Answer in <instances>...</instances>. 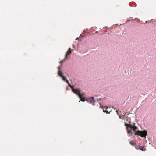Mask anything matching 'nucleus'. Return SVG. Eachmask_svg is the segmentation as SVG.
Wrapping results in <instances>:
<instances>
[{
    "label": "nucleus",
    "mask_w": 156,
    "mask_h": 156,
    "mask_svg": "<svg viewBox=\"0 0 156 156\" xmlns=\"http://www.w3.org/2000/svg\"><path fill=\"white\" fill-rule=\"evenodd\" d=\"M72 91L75 94L78 95V96L80 99V101H85V98L84 96L85 95L84 93L80 94V90L79 89H74V87L73 86L71 88Z\"/></svg>",
    "instance_id": "nucleus-1"
},
{
    "label": "nucleus",
    "mask_w": 156,
    "mask_h": 156,
    "mask_svg": "<svg viewBox=\"0 0 156 156\" xmlns=\"http://www.w3.org/2000/svg\"><path fill=\"white\" fill-rule=\"evenodd\" d=\"M147 133L146 131L143 130L140 131L139 130L136 131L135 134V135H138L140 136L141 137H146L147 135Z\"/></svg>",
    "instance_id": "nucleus-2"
},
{
    "label": "nucleus",
    "mask_w": 156,
    "mask_h": 156,
    "mask_svg": "<svg viewBox=\"0 0 156 156\" xmlns=\"http://www.w3.org/2000/svg\"><path fill=\"white\" fill-rule=\"evenodd\" d=\"M71 52H72V51H71V49L70 48H69V49H68V51H67V52H66V54L65 56V58H67V56L68 55H69L71 53Z\"/></svg>",
    "instance_id": "nucleus-3"
},
{
    "label": "nucleus",
    "mask_w": 156,
    "mask_h": 156,
    "mask_svg": "<svg viewBox=\"0 0 156 156\" xmlns=\"http://www.w3.org/2000/svg\"><path fill=\"white\" fill-rule=\"evenodd\" d=\"M125 125L126 127V128L127 129H128L129 128L132 129L133 126H132L131 125L127 124L126 123H125Z\"/></svg>",
    "instance_id": "nucleus-4"
},
{
    "label": "nucleus",
    "mask_w": 156,
    "mask_h": 156,
    "mask_svg": "<svg viewBox=\"0 0 156 156\" xmlns=\"http://www.w3.org/2000/svg\"><path fill=\"white\" fill-rule=\"evenodd\" d=\"M104 108L105 109V110L103 109V111L104 112H106L107 114L110 113V112H109L108 110H107V109H108V107H105Z\"/></svg>",
    "instance_id": "nucleus-5"
},
{
    "label": "nucleus",
    "mask_w": 156,
    "mask_h": 156,
    "mask_svg": "<svg viewBox=\"0 0 156 156\" xmlns=\"http://www.w3.org/2000/svg\"><path fill=\"white\" fill-rule=\"evenodd\" d=\"M58 74L61 77L63 76L62 73L61 71H58Z\"/></svg>",
    "instance_id": "nucleus-6"
},
{
    "label": "nucleus",
    "mask_w": 156,
    "mask_h": 156,
    "mask_svg": "<svg viewBox=\"0 0 156 156\" xmlns=\"http://www.w3.org/2000/svg\"><path fill=\"white\" fill-rule=\"evenodd\" d=\"M66 82L67 83V84H68V85L69 87H70L71 88H72V87L73 86H72L71 85V84H70L68 80H66Z\"/></svg>",
    "instance_id": "nucleus-7"
},
{
    "label": "nucleus",
    "mask_w": 156,
    "mask_h": 156,
    "mask_svg": "<svg viewBox=\"0 0 156 156\" xmlns=\"http://www.w3.org/2000/svg\"><path fill=\"white\" fill-rule=\"evenodd\" d=\"M132 129L134 130L135 131L137 129V127L136 126H133Z\"/></svg>",
    "instance_id": "nucleus-8"
},
{
    "label": "nucleus",
    "mask_w": 156,
    "mask_h": 156,
    "mask_svg": "<svg viewBox=\"0 0 156 156\" xmlns=\"http://www.w3.org/2000/svg\"><path fill=\"white\" fill-rule=\"evenodd\" d=\"M127 132L128 133V134H131L132 133V130L131 129H129V130L128 129H127Z\"/></svg>",
    "instance_id": "nucleus-9"
},
{
    "label": "nucleus",
    "mask_w": 156,
    "mask_h": 156,
    "mask_svg": "<svg viewBox=\"0 0 156 156\" xmlns=\"http://www.w3.org/2000/svg\"><path fill=\"white\" fill-rule=\"evenodd\" d=\"M61 77L62 78L63 80H64V81H66V80H67L66 79V77H64L63 76H62Z\"/></svg>",
    "instance_id": "nucleus-10"
},
{
    "label": "nucleus",
    "mask_w": 156,
    "mask_h": 156,
    "mask_svg": "<svg viewBox=\"0 0 156 156\" xmlns=\"http://www.w3.org/2000/svg\"><path fill=\"white\" fill-rule=\"evenodd\" d=\"M130 144L132 146H134L135 145V143L133 141H130L129 142Z\"/></svg>",
    "instance_id": "nucleus-11"
},
{
    "label": "nucleus",
    "mask_w": 156,
    "mask_h": 156,
    "mask_svg": "<svg viewBox=\"0 0 156 156\" xmlns=\"http://www.w3.org/2000/svg\"><path fill=\"white\" fill-rule=\"evenodd\" d=\"M66 58H64V59H63L62 60H61L60 62V63L61 64H62V63L63 62H64L65 61V59H66Z\"/></svg>",
    "instance_id": "nucleus-12"
},
{
    "label": "nucleus",
    "mask_w": 156,
    "mask_h": 156,
    "mask_svg": "<svg viewBox=\"0 0 156 156\" xmlns=\"http://www.w3.org/2000/svg\"><path fill=\"white\" fill-rule=\"evenodd\" d=\"M90 98L92 99V101L93 102H94L95 101V100H94V97H92Z\"/></svg>",
    "instance_id": "nucleus-13"
},
{
    "label": "nucleus",
    "mask_w": 156,
    "mask_h": 156,
    "mask_svg": "<svg viewBox=\"0 0 156 156\" xmlns=\"http://www.w3.org/2000/svg\"><path fill=\"white\" fill-rule=\"evenodd\" d=\"M61 67V66H58V71H61V70H60Z\"/></svg>",
    "instance_id": "nucleus-14"
},
{
    "label": "nucleus",
    "mask_w": 156,
    "mask_h": 156,
    "mask_svg": "<svg viewBox=\"0 0 156 156\" xmlns=\"http://www.w3.org/2000/svg\"><path fill=\"white\" fill-rule=\"evenodd\" d=\"M143 148L144 147H143L142 148H139L140 150H142V151H143Z\"/></svg>",
    "instance_id": "nucleus-15"
},
{
    "label": "nucleus",
    "mask_w": 156,
    "mask_h": 156,
    "mask_svg": "<svg viewBox=\"0 0 156 156\" xmlns=\"http://www.w3.org/2000/svg\"><path fill=\"white\" fill-rule=\"evenodd\" d=\"M135 148L137 149H138V147H137L136 146L135 147Z\"/></svg>",
    "instance_id": "nucleus-16"
},
{
    "label": "nucleus",
    "mask_w": 156,
    "mask_h": 156,
    "mask_svg": "<svg viewBox=\"0 0 156 156\" xmlns=\"http://www.w3.org/2000/svg\"><path fill=\"white\" fill-rule=\"evenodd\" d=\"M89 101H90V103H91L92 102V101H91L90 100H89Z\"/></svg>",
    "instance_id": "nucleus-17"
},
{
    "label": "nucleus",
    "mask_w": 156,
    "mask_h": 156,
    "mask_svg": "<svg viewBox=\"0 0 156 156\" xmlns=\"http://www.w3.org/2000/svg\"><path fill=\"white\" fill-rule=\"evenodd\" d=\"M116 112H117V113L118 114V111L117 110H116Z\"/></svg>",
    "instance_id": "nucleus-18"
}]
</instances>
